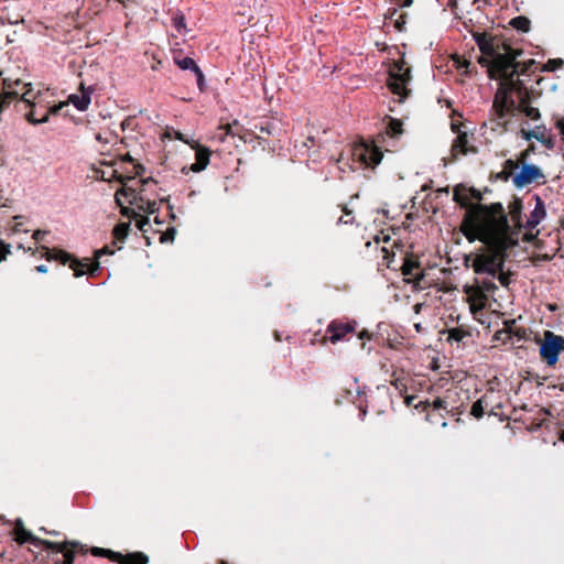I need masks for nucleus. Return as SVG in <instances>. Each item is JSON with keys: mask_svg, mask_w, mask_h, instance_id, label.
Masks as SVG:
<instances>
[{"mask_svg": "<svg viewBox=\"0 0 564 564\" xmlns=\"http://www.w3.org/2000/svg\"><path fill=\"white\" fill-rule=\"evenodd\" d=\"M510 217L513 227L508 224L500 204L478 206L471 210L469 230L474 238L482 241L492 251L475 257L471 267L477 274L495 278L503 268L505 251L518 243L521 224L517 204L510 207Z\"/></svg>", "mask_w": 564, "mask_h": 564, "instance_id": "1", "label": "nucleus"}, {"mask_svg": "<svg viewBox=\"0 0 564 564\" xmlns=\"http://www.w3.org/2000/svg\"><path fill=\"white\" fill-rule=\"evenodd\" d=\"M519 55L518 51L502 45L496 54L491 57L492 65L489 67V76L494 79H503V83L511 80L516 73L517 64L516 58Z\"/></svg>", "mask_w": 564, "mask_h": 564, "instance_id": "2", "label": "nucleus"}, {"mask_svg": "<svg viewBox=\"0 0 564 564\" xmlns=\"http://www.w3.org/2000/svg\"><path fill=\"white\" fill-rule=\"evenodd\" d=\"M409 74L410 69L405 66L403 59L395 62L389 70L388 87L392 94L399 96V102H402L410 93L408 88L410 82Z\"/></svg>", "mask_w": 564, "mask_h": 564, "instance_id": "3", "label": "nucleus"}, {"mask_svg": "<svg viewBox=\"0 0 564 564\" xmlns=\"http://www.w3.org/2000/svg\"><path fill=\"white\" fill-rule=\"evenodd\" d=\"M122 197H126L127 203L134 205L140 212L153 214L158 209L154 200L145 199L143 196L137 195L135 191L131 187H122L116 193L115 198L120 206L124 203Z\"/></svg>", "mask_w": 564, "mask_h": 564, "instance_id": "4", "label": "nucleus"}, {"mask_svg": "<svg viewBox=\"0 0 564 564\" xmlns=\"http://www.w3.org/2000/svg\"><path fill=\"white\" fill-rule=\"evenodd\" d=\"M352 156L367 167L377 166L382 160V153L372 143L360 142L352 149Z\"/></svg>", "mask_w": 564, "mask_h": 564, "instance_id": "5", "label": "nucleus"}, {"mask_svg": "<svg viewBox=\"0 0 564 564\" xmlns=\"http://www.w3.org/2000/svg\"><path fill=\"white\" fill-rule=\"evenodd\" d=\"M562 350H564V338L546 330L544 341L540 347L541 356L552 366L557 361L558 354Z\"/></svg>", "mask_w": 564, "mask_h": 564, "instance_id": "6", "label": "nucleus"}, {"mask_svg": "<svg viewBox=\"0 0 564 564\" xmlns=\"http://www.w3.org/2000/svg\"><path fill=\"white\" fill-rule=\"evenodd\" d=\"M543 178V174L535 165H523L519 173L514 176L513 182L518 186H524Z\"/></svg>", "mask_w": 564, "mask_h": 564, "instance_id": "7", "label": "nucleus"}, {"mask_svg": "<svg viewBox=\"0 0 564 564\" xmlns=\"http://www.w3.org/2000/svg\"><path fill=\"white\" fill-rule=\"evenodd\" d=\"M508 91L509 83H501L495 96L494 108L500 116H502L503 112L509 110L512 106V100L509 98Z\"/></svg>", "mask_w": 564, "mask_h": 564, "instance_id": "8", "label": "nucleus"}, {"mask_svg": "<svg viewBox=\"0 0 564 564\" xmlns=\"http://www.w3.org/2000/svg\"><path fill=\"white\" fill-rule=\"evenodd\" d=\"M354 330V325L349 323L345 324L338 322H332L326 329V332L329 334V340L333 344H336L339 340L344 339L347 334L352 333Z\"/></svg>", "mask_w": 564, "mask_h": 564, "instance_id": "9", "label": "nucleus"}, {"mask_svg": "<svg viewBox=\"0 0 564 564\" xmlns=\"http://www.w3.org/2000/svg\"><path fill=\"white\" fill-rule=\"evenodd\" d=\"M14 533H15V540L19 542V543H25V542H30L31 544H33L34 546L36 547H43L45 549L46 546H51L53 545V542H50V541H46V540H41L34 535H32L30 532H28L22 525L21 523H17V527L14 529Z\"/></svg>", "mask_w": 564, "mask_h": 564, "instance_id": "10", "label": "nucleus"}, {"mask_svg": "<svg viewBox=\"0 0 564 564\" xmlns=\"http://www.w3.org/2000/svg\"><path fill=\"white\" fill-rule=\"evenodd\" d=\"M91 87H85L84 84H80V94H73L68 97V101L75 106V108L79 111H84L88 108L91 101Z\"/></svg>", "mask_w": 564, "mask_h": 564, "instance_id": "11", "label": "nucleus"}, {"mask_svg": "<svg viewBox=\"0 0 564 564\" xmlns=\"http://www.w3.org/2000/svg\"><path fill=\"white\" fill-rule=\"evenodd\" d=\"M191 147L196 150V162L192 164L191 171L197 173L206 169L209 163V151L207 148L200 147L197 142L191 143Z\"/></svg>", "mask_w": 564, "mask_h": 564, "instance_id": "12", "label": "nucleus"}, {"mask_svg": "<svg viewBox=\"0 0 564 564\" xmlns=\"http://www.w3.org/2000/svg\"><path fill=\"white\" fill-rule=\"evenodd\" d=\"M546 215L543 202L539 196L535 197V207L531 212L530 217L527 219L525 227L534 228L538 226Z\"/></svg>", "mask_w": 564, "mask_h": 564, "instance_id": "13", "label": "nucleus"}, {"mask_svg": "<svg viewBox=\"0 0 564 564\" xmlns=\"http://www.w3.org/2000/svg\"><path fill=\"white\" fill-rule=\"evenodd\" d=\"M474 39L480 50V52L488 56L492 57L496 52L501 47L499 45H495L491 40H488L485 34H474Z\"/></svg>", "mask_w": 564, "mask_h": 564, "instance_id": "14", "label": "nucleus"}, {"mask_svg": "<svg viewBox=\"0 0 564 564\" xmlns=\"http://www.w3.org/2000/svg\"><path fill=\"white\" fill-rule=\"evenodd\" d=\"M177 66L183 70H192L197 76V83L199 87H203L204 84V75L195 61L192 57H184L181 59H176Z\"/></svg>", "mask_w": 564, "mask_h": 564, "instance_id": "15", "label": "nucleus"}, {"mask_svg": "<svg viewBox=\"0 0 564 564\" xmlns=\"http://www.w3.org/2000/svg\"><path fill=\"white\" fill-rule=\"evenodd\" d=\"M401 270L406 282L419 281L422 278V274L416 271L417 264L411 260H406Z\"/></svg>", "mask_w": 564, "mask_h": 564, "instance_id": "16", "label": "nucleus"}, {"mask_svg": "<svg viewBox=\"0 0 564 564\" xmlns=\"http://www.w3.org/2000/svg\"><path fill=\"white\" fill-rule=\"evenodd\" d=\"M43 250L45 251L43 257L48 261L56 260V261H59L61 263L65 264V263L69 262V260L72 259L70 254L63 250H50L46 247H43Z\"/></svg>", "mask_w": 564, "mask_h": 564, "instance_id": "17", "label": "nucleus"}, {"mask_svg": "<svg viewBox=\"0 0 564 564\" xmlns=\"http://www.w3.org/2000/svg\"><path fill=\"white\" fill-rule=\"evenodd\" d=\"M45 549H52V550H54V551H56L58 553H63V555H64V563L65 564H73V562H74V552L68 549L67 541L63 542V543H54L53 542V545L46 546Z\"/></svg>", "mask_w": 564, "mask_h": 564, "instance_id": "18", "label": "nucleus"}, {"mask_svg": "<svg viewBox=\"0 0 564 564\" xmlns=\"http://www.w3.org/2000/svg\"><path fill=\"white\" fill-rule=\"evenodd\" d=\"M535 138L536 140L545 143L547 147L553 145V141L549 132L544 128L535 127L533 131L525 134V139Z\"/></svg>", "mask_w": 564, "mask_h": 564, "instance_id": "19", "label": "nucleus"}, {"mask_svg": "<svg viewBox=\"0 0 564 564\" xmlns=\"http://www.w3.org/2000/svg\"><path fill=\"white\" fill-rule=\"evenodd\" d=\"M119 557L120 564H147L148 557L142 553H131L126 556L115 555Z\"/></svg>", "mask_w": 564, "mask_h": 564, "instance_id": "20", "label": "nucleus"}, {"mask_svg": "<svg viewBox=\"0 0 564 564\" xmlns=\"http://www.w3.org/2000/svg\"><path fill=\"white\" fill-rule=\"evenodd\" d=\"M467 141H468L467 135L465 133L459 134L456 138V140L453 143V148H452L454 155L465 154L467 152V150H466Z\"/></svg>", "mask_w": 564, "mask_h": 564, "instance_id": "21", "label": "nucleus"}, {"mask_svg": "<svg viewBox=\"0 0 564 564\" xmlns=\"http://www.w3.org/2000/svg\"><path fill=\"white\" fill-rule=\"evenodd\" d=\"M530 20L525 17H517L510 21V25L516 30L528 32L530 30Z\"/></svg>", "mask_w": 564, "mask_h": 564, "instance_id": "22", "label": "nucleus"}, {"mask_svg": "<svg viewBox=\"0 0 564 564\" xmlns=\"http://www.w3.org/2000/svg\"><path fill=\"white\" fill-rule=\"evenodd\" d=\"M173 24L174 28L178 33H186V23H185V17L182 13H177L173 18Z\"/></svg>", "mask_w": 564, "mask_h": 564, "instance_id": "23", "label": "nucleus"}, {"mask_svg": "<svg viewBox=\"0 0 564 564\" xmlns=\"http://www.w3.org/2000/svg\"><path fill=\"white\" fill-rule=\"evenodd\" d=\"M388 134L395 137L402 133V122L398 119H391L388 130Z\"/></svg>", "mask_w": 564, "mask_h": 564, "instance_id": "24", "label": "nucleus"}, {"mask_svg": "<svg viewBox=\"0 0 564 564\" xmlns=\"http://www.w3.org/2000/svg\"><path fill=\"white\" fill-rule=\"evenodd\" d=\"M87 265V263H83L76 259H70L69 260V268L74 270V274L76 278L78 276H82L83 274H85V271L83 270V268Z\"/></svg>", "mask_w": 564, "mask_h": 564, "instance_id": "25", "label": "nucleus"}, {"mask_svg": "<svg viewBox=\"0 0 564 564\" xmlns=\"http://www.w3.org/2000/svg\"><path fill=\"white\" fill-rule=\"evenodd\" d=\"M129 231V224H120L115 227L113 235L117 239H124Z\"/></svg>", "mask_w": 564, "mask_h": 564, "instance_id": "26", "label": "nucleus"}, {"mask_svg": "<svg viewBox=\"0 0 564 564\" xmlns=\"http://www.w3.org/2000/svg\"><path fill=\"white\" fill-rule=\"evenodd\" d=\"M563 65V61L562 59H550L547 61V63H545L543 65V70L545 72H554L558 68H561Z\"/></svg>", "mask_w": 564, "mask_h": 564, "instance_id": "27", "label": "nucleus"}, {"mask_svg": "<svg viewBox=\"0 0 564 564\" xmlns=\"http://www.w3.org/2000/svg\"><path fill=\"white\" fill-rule=\"evenodd\" d=\"M484 411H485V409H484V405H482V400L480 399V400L476 401V402L473 404V406H471V411H470V412H471V414H473L476 419H479V417H481V416H482Z\"/></svg>", "mask_w": 564, "mask_h": 564, "instance_id": "28", "label": "nucleus"}, {"mask_svg": "<svg viewBox=\"0 0 564 564\" xmlns=\"http://www.w3.org/2000/svg\"><path fill=\"white\" fill-rule=\"evenodd\" d=\"M28 117V120L33 122V123H40V122H45L48 118V112H45L41 118H37L35 117V113L34 111H31L26 115Z\"/></svg>", "mask_w": 564, "mask_h": 564, "instance_id": "29", "label": "nucleus"}, {"mask_svg": "<svg viewBox=\"0 0 564 564\" xmlns=\"http://www.w3.org/2000/svg\"><path fill=\"white\" fill-rule=\"evenodd\" d=\"M499 280V282L501 283V285L503 286H508L509 283H510V276L508 273L503 272L502 270L500 272H498V274L496 275Z\"/></svg>", "mask_w": 564, "mask_h": 564, "instance_id": "30", "label": "nucleus"}, {"mask_svg": "<svg viewBox=\"0 0 564 564\" xmlns=\"http://www.w3.org/2000/svg\"><path fill=\"white\" fill-rule=\"evenodd\" d=\"M405 24V17L404 15H399L394 21H393V25L394 28L398 30V31H402L403 30V26Z\"/></svg>", "mask_w": 564, "mask_h": 564, "instance_id": "31", "label": "nucleus"}, {"mask_svg": "<svg viewBox=\"0 0 564 564\" xmlns=\"http://www.w3.org/2000/svg\"><path fill=\"white\" fill-rule=\"evenodd\" d=\"M454 63L457 68H467L469 65V62L467 59H464L459 56L454 57Z\"/></svg>", "mask_w": 564, "mask_h": 564, "instance_id": "32", "label": "nucleus"}, {"mask_svg": "<svg viewBox=\"0 0 564 564\" xmlns=\"http://www.w3.org/2000/svg\"><path fill=\"white\" fill-rule=\"evenodd\" d=\"M91 553L96 556H99V555H102V556H110L112 553L108 550H104V549H98V547H94L91 550Z\"/></svg>", "mask_w": 564, "mask_h": 564, "instance_id": "33", "label": "nucleus"}, {"mask_svg": "<svg viewBox=\"0 0 564 564\" xmlns=\"http://www.w3.org/2000/svg\"><path fill=\"white\" fill-rule=\"evenodd\" d=\"M478 63L489 69V67L492 65V58L489 59L486 56H481V57L478 58Z\"/></svg>", "mask_w": 564, "mask_h": 564, "instance_id": "34", "label": "nucleus"}, {"mask_svg": "<svg viewBox=\"0 0 564 564\" xmlns=\"http://www.w3.org/2000/svg\"><path fill=\"white\" fill-rule=\"evenodd\" d=\"M234 124H235V126H236V124H238V120H234V122H232V123H228V124H226V126L224 127V129H225V134H226V135H235V133L232 132V126H234Z\"/></svg>", "mask_w": 564, "mask_h": 564, "instance_id": "35", "label": "nucleus"}, {"mask_svg": "<svg viewBox=\"0 0 564 564\" xmlns=\"http://www.w3.org/2000/svg\"><path fill=\"white\" fill-rule=\"evenodd\" d=\"M149 224V219L147 217H141L137 220L135 225L140 230H144V227Z\"/></svg>", "mask_w": 564, "mask_h": 564, "instance_id": "36", "label": "nucleus"}, {"mask_svg": "<svg viewBox=\"0 0 564 564\" xmlns=\"http://www.w3.org/2000/svg\"><path fill=\"white\" fill-rule=\"evenodd\" d=\"M67 543H68V549L72 550L73 552H74V550L83 551V549H84V546L79 542L70 541Z\"/></svg>", "mask_w": 564, "mask_h": 564, "instance_id": "37", "label": "nucleus"}, {"mask_svg": "<svg viewBox=\"0 0 564 564\" xmlns=\"http://www.w3.org/2000/svg\"><path fill=\"white\" fill-rule=\"evenodd\" d=\"M432 405H433V408H434V409H436V410H437V409H442V408H445V401H444V400H442V399H436V400H434V401H433V404H432Z\"/></svg>", "mask_w": 564, "mask_h": 564, "instance_id": "38", "label": "nucleus"}, {"mask_svg": "<svg viewBox=\"0 0 564 564\" xmlns=\"http://www.w3.org/2000/svg\"><path fill=\"white\" fill-rule=\"evenodd\" d=\"M527 113H528V116H529V117H531V118H533V119H534V118H536V117L539 116L538 110H536V109H534V108H530V109L528 110V112H527Z\"/></svg>", "mask_w": 564, "mask_h": 564, "instance_id": "39", "label": "nucleus"}, {"mask_svg": "<svg viewBox=\"0 0 564 564\" xmlns=\"http://www.w3.org/2000/svg\"><path fill=\"white\" fill-rule=\"evenodd\" d=\"M556 127H557V129L560 130L561 134H562V135H563V138H564V120H558V121L556 122Z\"/></svg>", "mask_w": 564, "mask_h": 564, "instance_id": "40", "label": "nucleus"}, {"mask_svg": "<svg viewBox=\"0 0 564 564\" xmlns=\"http://www.w3.org/2000/svg\"><path fill=\"white\" fill-rule=\"evenodd\" d=\"M44 234H45V232H43V231H41V230H36V231H34V234H33V238H34L35 240H40V239L43 237V235H44Z\"/></svg>", "mask_w": 564, "mask_h": 564, "instance_id": "41", "label": "nucleus"}, {"mask_svg": "<svg viewBox=\"0 0 564 564\" xmlns=\"http://www.w3.org/2000/svg\"><path fill=\"white\" fill-rule=\"evenodd\" d=\"M36 270L40 273H46L47 272V268L45 265H43V264L36 267Z\"/></svg>", "mask_w": 564, "mask_h": 564, "instance_id": "42", "label": "nucleus"}, {"mask_svg": "<svg viewBox=\"0 0 564 564\" xmlns=\"http://www.w3.org/2000/svg\"><path fill=\"white\" fill-rule=\"evenodd\" d=\"M174 133H175V138H177L178 140H182V141H184V142H186V143H188V144H191V143H192V142H189L188 140H184V139H183V137H182V134H181L180 132H174Z\"/></svg>", "mask_w": 564, "mask_h": 564, "instance_id": "43", "label": "nucleus"}, {"mask_svg": "<svg viewBox=\"0 0 564 564\" xmlns=\"http://www.w3.org/2000/svg\"><path fill=\"white\" fill-rule=\"evenodd\" d=\"M412 4V0H402L401 7H410Z\"/></svg>", "mask_w": 564, "mask_h": 564, "instance_id": "44", "label": "nucleus"}, {"mask_svg": "<svg viewBox=\"0 0 564 564\" xmlns=\"http://www.w3.org/2000/svg\"><path fill=\"white\" fill-rule=\"evenodd\" d=\"M63 107V104L58 105V106H54L52 109H51V112L55 113L58 111V109H61Z\"/></svg>", "mask_w": 564, "mask_h": 564, "instance_id": "45", "label": "nucleus"}, {"mask_svg": "<svg viewBox=\"0 0 564 564\" xmlns=\"http://www.w3.org/2000/svg\"><path fill=\"white\" fill-rule=\"evenodd\" d=\"M214 138H217L220 142H224L225 141V138H226V134H220V135H214Z\"/></svg>", "mask_w": 564, "mask_h": 564, "instance_id": "46", "label": "nucleus"}, {"mask_svg": "<svg viewBox=\"0 0 564 564\" xmlns=\"http://www.w3.org/2000/svg\"><path fill=\"white\" fill-rule=\"evenodd\" d=\"M122 213L127 216H130V210L127 207L122 208Z\"/></svg>", "mask_w": 564, "mask_h": 564, "instance_id": "47", "label": "nucleus"}, {"mask_svg": "<svg viewBox=\"0 0 564 564\" xmlns=\"http://www.w3.org/2000/svg\"><path fill=\"white\" fill-rule=\"evenodd\" d=\"M102 252H104V250L97 251V257H99Z\"/></svg>", "mask_w": 564, "mask_h": 564, "instance_id": "48", "label": "nucleus"}, {"mask_svg": "<svg viewBox=\"0 0 564 564\" xmlns=\"http://www.w3.org/2000/svg\"><path fill=\"white\" fill-rule=\"evenodd\" d=\"M97 267H98V263H96L91 270L93 271L97 270Z\"/></svg>", "mask_w": 564, "mask_h": 564, "instance_id": "49", "label": "nucleus"}, {"mask_svg": "<svg viewBox=\"0 0 564 564\" xmlns=\"http://www.w3.org/2000/svg\"><path fill=\"white\" fill-rule=\"evenodd\" d=\"M415 328H416V330H419L420 329V324H416Z\"/></svg>", "mask_w": 564, "mask_h": 564, "instance_id": "50", "label": "nucleus"}, {"mask_svg": "<svg viewBox=\"0 0 564 564\" xmlns=\"http://www.w3.org/2000/svg\"><path fill=\"white\" fill-rule=\"evenodd\" d=\"M221 564H227V563H225V562H221Z\"/></svg>", "mask_w": 564, "mask_h": 564, "instance_id": "51", "label": "nucleus"}]
</instances>
